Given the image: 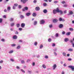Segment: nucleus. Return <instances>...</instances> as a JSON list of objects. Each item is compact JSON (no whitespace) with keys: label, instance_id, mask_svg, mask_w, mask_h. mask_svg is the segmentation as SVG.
Instances as JSON below:
<instances>
[{"label":"nucleus","instance_id":"nucleus-9","mask_svg":"<svg viewBox=\"0 0 74 74\" xmlns=\"http://www.w3.org/2000/svg\"><path fill=\"white\" fill-rule=\"evenodd\" d=\"M17 36L16 35H14L13 37V39L14 40H16V39H17Z\"/></svg>","mask_w":74,"mask_h":74},{"label":"nucleus","instance_id":"nucleus-56","mask_svg":"<svg viewBox=\"0 0 74 74\" xmlns=\"http://www.w3.org/2000/svg\"><path fill=\"white\" fill-rule=\"evenodd\" d=\"M18 29L19 30L21 31V30H22V28H19Z\"/></svg>","mask_w":74,"mask_h":74},{"label":"nucleus","instance_id":"nucleus-50","mask_svg":"<svg viewBox=\"0 0 74 74\" xmlns=\"http://www.w3.org/2000/svg\"><path fill=\"white\" fill-rule=\"evenodd\" d=\"M64 67H66V66H67V64H66V63H65L64 64Z\"/></svg>","mask_w":74,"mask_h":74},{"label":"nucleus","instance_id":"nucleus-57","mask_svg":"<svg viewBox=\"0 0 74 74\" xmlns=\"http://www.w3.org/2000/svg\"><path fill=\"white\" fill-rule=\"evenodd\" d=\"M60 14H63V12L62 10H60Z\"/></svg>","mask_w":74,"mask_h":74},{"label":"nucleus","instance_id":"nucleus-40","mask_svg":"<svg viewBox=\"0 0 74 74\" xmlns=\"http://www.w3.org/2000/svg\"><path fill=\"white\" fill-rule=\"evenodd\" d=\"M47 4L46 3H44L43 4V5L44 7H45V6H47Z\"/></svg>","mask_w":74,"mask_h":74},{"label":"nucleus","instance_id":"nucleus-53","mask_svg":"<svg viewBox=\"0 0 74 74\" xmlns=\"http://www.w3.org/2000/svg\"><path fill=\"white\" fill-rule=\"evenodd\" d=\"M16 69H20V67L18 66H17L16 67Z\"/></svg>","mask_w":74,"mask_h":74},{"label":"nucleus","instance_id":"nucleus-43","mask_svg":"<svg viewBox=\"0 0 74 74\" xmlns=\"http://www.w3.org/2000/svg\"><path fill=\"white\" fill-rule=\"evenodd\" d=\"M62 35H64L65 34V32L63 31L62 32Z\"/></svg>","mask_w":74,"mask_h":74},{"label":"nucleus","instance_id":"nucleus-46","mask_svg":"<svg viewBox=\"0 0 74 74\" xmlns=\"http://www.w3.org/2000/svg\"><path fill=\"white\" fill-rule=\"evenodd\" d=\"M68 61H71L72 59L71 58H69L68 59Z\"/></svg>","mask_w":74,"mask_h":74},{"label":"nucleus","instance_id":"nucleus-41","mask_svg":"<svg viewBox=\"0 0 74 74\" xmlns=\"http://www.w3.org/2000/svg\"><path fill=\"white\" fill-rule=\"evenodd\" d=\"M54 3L55 4H56V3H59V1H54Z\"/></svg>","mask_w":74,"mask_h":74},{"label":"nucleus","instance_id":"nucleus-2","mask_svg":"<svg viewBox=\"0 0 74 74\" xmlns=\"http://www.w3.org/2000/svg\"><path fill=\"white\" fill-rule=\"evenodd\" d=\"M28 7H25L23 9L22 11H27L28 10Z\"/></svg>","mask_w":74,"mask_h":74},{"label":"nucleus","instance_id":"nucleus-55","mask_svg":"<svg viewBox=\"0 0 74 74\" xmlns=\"http://www.w3.org/2000/svg\"><path fill=\"white\" fill-rule=\"evenodd\" d=\"M28 73H29V74H31V73H32V71H28Z\"/></svg>","mask_w":74,"mask_h":74},{"label":"nucleus","instance_id":"nucleus-17","mask_svg":"<svg viewBox=\"0 0 74 74\" xmlns=\"http://www.w3.org/2000/svg\"><path fill=\"white\" fill-rule=\"evenodd\" d=\"M31 14V13H30L28 12L26 14V15L27 16H30Z\"/></svg>","mask_w":74,"mask_h":74},{"label":"nucleus","instance_id":"nucleus-38","mask_svg":"<svg viewBox=\"0 0 74 74\" xmlns=\"http://www.w3.org/2000/svg\"><path fill=\"white\" fill-rule=\"evenodd\" d=\"M69 30H70V31H73L74 29H73V28H70L69 29Z\"/></svg>","mask_w":74,"mask_h":74},{"label":"nucleus","instance_id":"nucleus-8","mask_svg":"<svg viewBox=\"0 0 74 74\" xmlns=\"http://www.w3.org/2000/svg\"><path fill=\"white\" fill-rule=\"evenodd\" d=\"M57 66L56 64H54L53 66V70H55Z\"/></svg>","mask_w":74,"mask_h":74},{"label":"nucleus","instance_id":"nucleus-31","mask_svg":"<svg viewBox=\"0 0 74 74\" xmlns=\"http://www.w3.org/2000/svg\"><path fill=\"white\" fill-rule=\"evenodd\" d=\"M21 62L22 64H25V62L24 60H22Z\"/></svg>","mask_w":74,"mask_h":74},{"label":"nucleus","instance_id":"nucleus-48","mask_svg":"<svg viewBox=\"0 0 74 74\" xmlns=\"http://www.w3.org/2000/svg\"><path fill=\"white\" fill-rule=\"evenodd\" d=\"M1 41L3 42H4V41H5V40L4 39H1Z\"/></svg>","mask_w":74,"mask_h":74},{"label":"nucleus","instance_id":"nucleus-28","mask_svg":"<svg viewBox=\"0 0 74 74\" xmlns=\"http://www.w3.org/2000/svg\"><path fill=\"white\" fill-rule=\"evenodd\" d=\"M20 17L21 18V19H23V18H24V16H23V15H21L20 16Z\"/></svg>","mask_w":74,"mask_h":74},{"label":"nucleus","instance_id":"nucleus-45","mask_svg":"<svg viewBox=\"0 0 74 74\" xmlns=\"http://www.w3.org/2000/svg\"><path fill=\"white\" fill-rule=\"evenodd\" d=\"M49 28H52V25H49Z\"/></svg>","mask_w":74,"mask_h":74},{"label":"nucleus","instance_id":"nucleus-4","mask_svg":"<svg viewBox=\"0 0 74 74\" xmlns=\"http://www.w3.org/2000/svg\"><path fill=\"white\" fill-rule=\"evenodd\" d=\"M73 14V12L72 11H70L69 12V13L67 14V15L68 16L70 15H72Z\"/></svg>","mask_w":74,"mask_h":74},{"label":"nucleus","instance_id":"nucleus-25","mask_svg":"<svg viewBox=\"0 0 74 74\" xmlns=\"http://www.w3.org/2000/svg\"><path fill=\"white\" fill-rule=\"evenodd\" d=\"M55 36L56 37H59V34L58 33H56V34L55 35Z\"/></svg>","mask_w":74,"mask_h":74},{"label":"nucleus","instance_id":"nucleus-19","mask_svg":"<svg viewBox=\"0 0 74 74\" xmlns=\"http://www.w3.org/2000/svg\"><path fill=\"white\" fill-rule=\"evenodd\" d=\"M56 10L57 12H60V10L59 9V8H57Z\"/></svg>","mask_w":74,"mask_h":74},{"label":"nucleus","instance_id":"nucleus-7","mask_svg":"<svg viewBox=\"0 0 74 74\" xmlns=\"http://www.w3.org/2000/svg\"><path fill=\"white\" fill-rule=\"evenodd\" d=\"M69 41V39L68 38H65L64 39L65 42H68Z\"/></svg>","mask_w":74,"mask_h":74},{"label":"nucleus","instance_id":"nucleus-27","mask_svg":"<svg viewBox=\"0 0 74 74\" xmlns=\"http://www.w3.org/2000/svg\"><path fill=\"white\" fill-rule=\"evenodd\" d=\"M42 67L43 69H46V66L45 64H43L42 65Z\"/></svg>","mask_w":74,"mask_h":74},{"label":"nucleus","instance_id":"nucleus-12","mask_svg":"<svg viewBox=\"0 0 74 74\" xmlns=\"http://www.w3.org/2000/svg\"><path fill=\"white\" fill-rule=\"evenodd\" d=\"M21 26L22 27H25V23H22L21 25Z\"/></svg>","mask_w":74,"mask_h":74},{"label":"nucleus","instance_id":"nucleus-39","mask_svg":"<svg viewBox=\"0 0 74 74\" xmlns=\"http://www.w3.org/2000/svg\"><path fill=\"white\" fill-rule=\"evenodd\" d=\"M45 59H48V56L47 55L45 56Z\"/></svg>","mask_w":74,"mask_h":74},{"label":"nucleus","instance_id":"nucleus-44","mask_svg":"<svg viewBox=\"0 0 74 74\" xmlns=\"http://www.w3.org/2000/svg\"><path fill=\"white\" fill-rule=\"evenodd\" d=\"M3 22V19L1 18H0V23H2Z\"/></svg>","mask_w":74,"mask_h":74},{"label":"nucleus","instance_id":"nucleus-35","mask_svg":"<svg viewBox=\"0 0 74 74\" xmlns=\"http://www.w3.org/2000/svg\"><path fill=\"white\" fill-rule=\"evenodd\" d=\"M54 54L55 56H56L58 55V54L56 52H54Z\"/></svg>","mask_w":74,"mask_h":74},{"label":"nucleus","instance_id":"nucleus-47","mask_svg":"<svg viewBox=\"0 0 74 74\" xmlns=\"http://www.w3.org/2000/svg\"><path fill=\"white\" fill-rule=\"evenodd\" d=\"M56 45L55 44V43H53L52 44V46L53 47H55Z\"/></svg>","mask_w":74,"mask_h":74},{"label":"nucleus","instance_id":"nucleus-49","mask_svg":"<svg viewBox=\"0 0 74 74\" xmlns=\"http://www.w3.org/2000/svg\"><path fill=\"white\" fill-rule=\"evenodd\" d=\"M16 46V45L15 44H13L11 45L12 47H15Z\"/></svg>","mask_w":74,"mask_h":74},{"label":"nucleus","instance_id":"nucleus-16","mask_svg":"<svg viewBox=\"0 0 74 74\" xmlns=\"http://www.w3.org/2000/svg\"><path fill=\"white\" fill-rule=\"evenodd\" d=\"M43 12L45 14H46V13L48 12V11H47V9L44 10L43 11Z\"/></svg>","mask_w":74,"mask_h":74},{"label":"nucleus","instance_id":"nucleus-11","mask_svg":"<svg viewBox=\"0 0 74 74\" xmlns=\"http://www.w3.org/2000/svg\"><path fill=\"white\" fill-rule=\"evenodd\" d=\"M27 1V0H21V1L23 2V3H26Z\"/></svg>","mask_w":74,"mask_h":74},{"label":"nucleus","instance_id":"nucleus-13","mask_svg":"<svg viewBox=\"0 0 74 74\" xmlns=\"http://www.w3.org/2000/svg\"><path fill=\"white\" fill-rule=\"evenodd\" d=\"M7 10L8 11H10L11 10V7L10 6H8L7 8Z\"/></svg>","mask_w":74,"mask_h":74},{"label":"nucleus","instance_id":"nucleus-26","mask_svg":"<svg viewBox=\"0 0 74 74\" xmlns=\"http://www.w3.org/2000/svg\"><path fill=\"white\" fill-rule=\"evenodd\" d=\"M14 18H11L10 19V21H14Z\"/></svg>","mask_w":74,"mask_h":74},{"label":"nucleus","instance_id":"nucleus-10","mask_svg":"<svg viewBox=\"0 0 74 74\" xmlns=\"http://www.w3.org/2000/svg\"><path fill=\"white\" fill-rule=\"evenodd\" d=\"M59 21H62V22H64L65 20L64 19H62L61 18H60Z\"/></svg>","mask_w":74,"mask_h":74},{"label":"nucleus","instance_id":"nucleus-20","mask_svg":"<svg viewBox=\"0 0 74 74\" xmlns=\"http://www.w3.org/2000/svg\"><path fill=\"white\" fill-rule=\"evenodd\" d=\"M71 34V32H67L66 34V36H70Z\"/></svg>","mask_w":74,"mask_h":74},{"label":"nucleus","instance_id":"nucleus-15","mask_svg":"<svg viewBox=\"0 0 74 74\" xmlns=\"http://www.w3.org/2000/svg\"><path fill=\"white\" fill-rule=\"evenodd\" d=\"M58 20L56 19H55L53 21V23H56V22H58Z\"/></svg>","mask_w":74,"mask_h":74},{"label":"nucleus","instance_id":"nucleus-34","mask_svg":"<svg viewBox=\"0 0 74 74\" xmlns=\"http://www.w3.org/2000/svg\"><path fill=\"white\" fill-rule=\"evenodd\" d=\"M70 42H71V44H73V43H74V41H73L74 40H73L72 39H71V40H70Z\"/></svg>","mask_w":74,"mask_h":74},{"label":"nucleus","instance_id":"nucleus-21","mask_svg":"<svg viewBox=\"0 0 74 74\" xmlns=\"http://www.w3.org/2000/svg\"><path fill=\"white\" fill-rule=\"evenodd\" d=\"M62 55L63 56H66V53L65 52H63L62 53Z\"/></svg>","mask_w":74,"mask_h":74},{"label":"nucleus","instance_id":"nucleus-3","mask_svg":"<svg viewBox=\"0 0 74 74\" xmlns=\"http://www.w3.org/2000/svg\"><path fill=\"white\" fill-rule=\"evenodd\" d=\"M45 23V21L43 20L40 21V23L41 25H43Z\"/></svg>","mask_w":74,"mask_h":74},{"label":"nucleus","instance_id":"nucleus-22","mask_svg":"<svg viewBox=\"0 0 74 74\" xmlns=\"http://www.w3.org/2000/svg\"><path fill=\"white\" fill-rule=\"evenodd\" d=\"M21 46L20 45H18V46L17 47H16V49H21Z\"/></svg>","mask_w":74,"mask_h":74},{"label":"nucleus","instance_id":"nucleus-58","mask_svg":"<svg viewBox=\"0 0 74 74\" xmlns=\"http://www.w3.org/2000/svg\"><path fill=\"white\" fill-rule=\"evenodd\" d=\"M34 3H37V0H34Z\"/></svg>","mask_w":74,"mask_h":74},{"label":"nucleus","instance_id":"nucleus-14","mask_svg":"<svg viewBox=\"0 0 74 74\" xmlns=\"http://www.w3.org/2000/svg\"><path fill=\"white\" fill-rule=\"evenodd\" d=\"M36 15L37 14L36 13H33L32 14V16H34V17H36Z\"/></svg>","mask_w":74,"mask_h":74},{"label":"nucleus","instance_id":"nucleus-29","mask_svg":"<svg viewBox=\"0 0 74 74\" xmlns=\"http://www.w3.org/2000/svg\"><path fill=\"white\" fill-rule=\"evenodd\" d=\"M42 48H43V45H40V46L39 48L40 49H42Z\"/></svg>","mask_w":74,"mask_h":74},{"label":"nucleus","instance_id":"nucleus-32","mask_svg":"<svg viewBox=\"0 0 74 74\" xmlns=\"http://www.w3.org/2000/svg\"><path fill=\"white\" fill-rule=\"evenodd\" d=\"M53 12L54 14H55L56 13V12H56V10H53Z\"/></svg>","mask_w":74,"mask_h":74},{"label":"nucleus","instance_id":"nucleus-6","mask_svg":"<svg viewBox=\"0 0 74 74\" xmlns=\"http://www.w3.org/2000/svg\"><path fill=\"white\" fill-rule=\"evenodd\" d=\"M35 10L36 11H39L40 10V7H36L35 8Z\"/></svg>","mask_w":74,"mask_h":74},{"label":"nucleus","instance_id":"nucleus-37","mask_svg":"<svg viewBox=\"0 0 74 74\" xmlns=\"http://www.w3.org/2000/svg\"><path fill=\"white\" fill-rule=\"evenodd\" d=\"M48 41L49 42H51V41H52V39L51 38H49L48 39Z\"/></svg>","mask_w":74,"mask_h":74},{"label":"nucleus","instance_id":"nucleus-52","mask_svg":"<svg viewBox=\"0 0 74 74\" xmlns=\"http://www.w3.org/2000/svg\"><path fill=\"white\" fill-rule=\"evenodd\" d=\"M30 60L28 59L27 60V63H29V62H30Z\"/></svg>","mask_w":74,"mask_h":74},{"label":"nucleus","instance_id":"nucleus-18","mask_svg":"<svg viewBox=\"0 0 74 74\" xmlns=\"http://www.w3.org/2000/svg\"><path fill=\"white\" fill-rule=\"evenodd\" d=\"M37 24V21H34V23H33V24L34 25H36Z\"/></svg>","mask_w":74,"mask_h":74},{"label":"nucleus","instance_id":"nucleus-61","mask_svg":"<svg viewBox=\"0 0 74 74\" xmlns=\"http://www.w3.org/2000/svg\"><path fill=\"white\" fill-rule=\"evenodd\" d=\"M53 50H54V51H57V49L55 48Z\"/></svg>","mask_w":74,"mask_h":74},{"label":"nucleus","instance_id":"nucleus-59","mask_svg":"<svg viewBox=\"0 0 74 74\" xmlns=\"http://www.w3.org/2000/svg\"><path fill=\"white\" fill-rule=\"evenodd\" d=\"M18 8L19 9L21 8V5H19L18 7Z\"/></svg>","mask_w":74,"mask_h":74},{"label":"nucleus","instance_id":"nucleus-5","mask_svg":"<svg viewBox=\"0 0 74 74\" xmlns=\"http://www.w3.org/2000/svg\"><path fill=\"white\" fill-rule=\"evenodd\" d=\"M63 27V25L62 24H60L59 25V27L60 29H62Z\"/></svg>","mask_w":74,"mask_h":74},{"label":"nucleus","instance_id":"nucleus-30","mask_svg":"<svg viewBox=\"0 0 74 74\" xmlns=\"http://www.w3.org/2000/svg\"><path fill=\"white\" fill-rule=\"evenodd\" d=\"M14 52V51L11 50L9 52V53H12Z\"/></svg>","mask_w":74,"mask_h":74},{"label":"nucleus","instance_id":"nucleus-42","mask_svg":"<svg viewBox=\"0 0 74 74\" xmlns=\"http://www.w3.org/2000/svg\"><path fill=\"white\" fill-rule=\"evenodd\" d=\"M34 45H35V46H37V42H35L34 43Z\"/></svg>","mask_w":74,"mask_h":74},{"label":"nucleus","instance_id":"nucleus-62","mask_svg":"<svg viewBox=\"0 0 74 74\" xmlns=\"http://www.w3.org/2000/svg\"><path fill=\"white\" fill-rule=\"evenodd\" d=\"M7 12V10L5 9L4 10V12Z\"/></svg>","mask_w":74,"mask_h":74},{"label":"nucleus","instance_id":"nucleus-64","mask_svg":"<svg viewBox=\"0 0 74 74\" xmlns=\"http://www.w3.org/2000/svg\"><path fill=\"white\" fill-rule=\"evenodd\" d=\"M13 9L14 10H15V7L14 6L13 7Z\"/></svg>","mask_w":74,"mask_h":74},{"label":"nucleus","instance_id":"nucleus-54","mask_svg":"<svg viewBox=\"0 0 74 74\" xmlns=\"http://www.w3.org/2000/svg\"><path fill=\"white\" fill-rule=\"evenodd\" d=\"M10 61H11V62H14V60L13 59H10Z\"/></svg>","mask_w":74,"mask_h":74},{"label":"nucleus","instance_id":"nucleus-33","mask_svg":"<svg viewBox=\"0 0 74 74\" xmlns=\"http://www.w3.org/2000/svg\"><path fill=\"white\" fill-rule=\"evenodd\" d=\"M11 26L12 27V26H14L15 25V23H13L10 24Z\"/></svg>","mask_w":74,"mask_h":74},{"label":"nucleus","instance_id":"nucleus-60","mask_svg":"<svg viewBox=\"0 0 74 74\" xmlns=\"http://www.w3.org/2000/svg\"><path fill=\"white\" fill-rule=\"evenodd\" d=\"M10 30H11V31H14V29L12 28H10Z\"/></svg>","mask_w":74,"mask_h":74},{"label":"nucleus","instance_id":"nucleus-1","mask_svg":"<svg viewBox=\"0 0 74 74\" xmlns=\"http://www.w3.org/2000/svg\"><path fill=\"white\" fill-rule=\"evenodd\" d=\"M68 67L71 69L72 70V71H74V66H73L69 65L68 66Z\"/></svg>","mask_w":74,"mask_h":74},{"label":"nucleus","instance_id":"nucleus-23","mask_svg":"<svg viewBox=\"0 0 74 74\" xmlns=\"http://www.w3.org/2000/svg\"><path fill=\"white\" fill-rule=\"evenodd\" d=\"M73 51V49L72 48H70L68 49V51L70 52H72Z\"/></svg>","mask_w":74,"mask_h":74},{"label":"nucleus","instance_id":"nucleus-63","mask_svg":"<svg viewBox=\"0 0 74 74\" xmlns=\"http://www.w3.org/2000/svg\"><path fill=\"white\" fill-rule=\"evenodd\" d=\"M3 62V60L0 61V63H2Z\"/></svg>","mask_w":74,"mask_h":74},{"label":"nucleus","instance_id":"nucleus-36","mask_svg":"<svg viewBox=\"0 0 74 74\" xmlns=\"http://www.w3.org/2000/svg\"><path fill=\"white\" fill-rule=\"evenodd\" d=\"M16 26L17 27H20V24H19V23L17 24Z\"/></svg>","mask_w":74,"mask_h":74},{"label":"nucleus","instance_id":"nucleus-51","mask_svg":"<svg viewBox=\"0 0 74 74\" xmlns=\"http://www.w3.org/2000/svg\"><path fill=\"white\" fill-rule=\"evenodd\" d=\"M18 5V4L16 3V4H14V6H15L16 7H17Z\"/></svg>","mask_w":74,"mask_h":74},{"label":"nucleus","instance_id":"nucleus-24","mask_svg":"<svg viewBox=\"0 0 74 74\" xmlns=\"http://www.w3.org/2000/svg\"><path fill=\"white\" fill-rule=\"evenodd\" d=\"M20 70L23 73H25V71L23 70V69H21Z\"/></svg>","mask_w":74,"mask_h":74}]
</instances>
